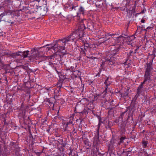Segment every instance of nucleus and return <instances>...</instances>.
<instances>
[{
  "label": "nucleus",
  "instance_id": "f8f14e48",
  "mask_svg": "<svg viewBox=\"0 0 156 156\" xmlns=\"http://www.w3.org/2000/svg\"><path fill=\"white\" fill-rule=\"evenodd\" d=\"M9 15V14L8 12L7 11H5L3 13H2L0 15V16L1 17V18L3 17L4 16H7L8 15Z\"/></svg>",
  "mask_w": 156,
  "mask_h": 156
},
{
  "label": "nucleus",
  "instance_id": "9b49d317",
  "mask_svg": "<svg viewBox=\"0 0 156 156\" xmlns=\"http://www.w3.org/2000/svg\"><path fill=\"white\" fill-rule=\"evenodd\" d=\"M144 83H143V82L141 84H140V86H139V87L138 88V89H137L138 93H140V92H141L140 90L143 87V84Z\"/></svg>",
  "mask_w": 156,
  "mask_h": 156
},
{
  "label": "nucleus",
  "instance_id": "5701e85b",
  "mask_svg": "<svg viewBox=\"0 0 156 156\" xmlns=\"http://www.w3.org/2000/svg\"><path fill=\"white\" fill-rule=\"evenodd\" d=\"M152 28L151 27H148L147 28V29L146 30H148V29H152Z\"/></svg>",
  "mask_w": 156,
  "mask_h": 156
},
{
  "label": "nucleus",
  "instance_id": "f257e3e1",
  "mask_svg": "<svg viewBox=\"0 0 156 156\" xmlns=\"http://www.w3.org/2000/svg\"><path fill=\"white\" fill-rule=\"evenodd\" d=\"M75 40V38L71 34L67 37L58 40L56 42L54 45L50 44H47L46 46H50V47H47V48H48L49 50L53 49L54 51V52L56 53L60 50H64L65 46L66 44H69V42L74 41Z\"/></svg>",
  "mask_w": 156,
  "mask_h": 156
},
{
  "label": "nucleus",
  "instance_id": "6ab92c4d",
  "mask_svg": "<svg viewBox=\"0 0 156 156\" xmlns=\"http://www.w3.org/2000/svg\"><path fill=\"white\" fill-rule=\"evenodd\" d=\"M5 21L9 23H11V24H12L14 22H11V20H7L6 21L5 20Z\"/></svg>",
  "mask_w": 156,
  "mask_h": 156
},
{
  "label": "nucleus",
  "instance_id": "0eeeda50",
  "mask_svg": "<svg viewBox=\"0 0 156 156\" xmlns=\"http://www.w3.org/2000/svg\"><path fill=\"white\" fill-rule=\"evenodd\" d=\"M73 75L75 77L79 78L81 80V73L79 71H76L74 72Z\"/></svg>",
  "mask_w": 156,
  "mask_h": 156
},
{
  "label": "nucleus",
  "instance_id": "9d476101",
  "mask_svg": "<svg viewBox=\"0 0 156 156\" xmlns=\"http://www.w3.org/2000/svg\"><path fill=\"white\" fill-rule=\"evenodd\" d=\"M84 34H83V35L81 36V38H80L79 39L81 40L85 44L86 42V39L87 38L86 37H84L83 36Z\"/></svg>",
  "mask_w": 156,
  "mask_h": 156
},
{
  "label": "nucleus",
  "instance_id": "bb28decb",
  "mask_svg": "<svg viewBox=\"0 0 156 156\" xmlns=\"http://www.w3.org/2000/svg\"><path fill=\"white\" fill-rule=\"evenodd\" d=\"M52 57H53V56H51V58L52 59Z\"/></svg>",
  "mask_w": 156,
  "mask_h": 156
},
{
  "label": "nucleus",
  "instance_id": "20e7f679",
  "mask_svg": "<svg viewBox=\"0 0 156 156\" xmlns=\"http://www.w3.org/2000/svg\"><path fill=\"white\" fill-rule=\"evenodd\" d=\"M151 80L150 73H145L144 75V80L143 83H145V82L147 81L149 83Z\"/></svg>",
  "mask_w": 156,
  "mask_h": 156
},
{
  "label": "nucleus",
  "instance_id": "2eb2a0df",
  "mask_svg": "<svg viewBox=\"0 0 156 156\" xmlns=\"http://www.w3.org/2000/svg\"><path fill=\"white\" fill-rule=\"evenodd\" d=\"M125 139V138L124 137H122L119 140V144H120L121 143H122L123 142V140Z\"/></svg>",
  "mask_w": 156,
  "mask_h": 156
},
{
  "label": "nucleus",
  "instance_id": "7ed1b4c3",
  "mask_svg": "<svg viewBox=\"0 0 156 156\" xmlns=\"http://www.w3.org/2000/svg\"><path fill=\"white\" fill-rule=\"evenodd\" d=\"M85 11L84 8L82 6H80L78 9V13H77V17H80V14H82L83 15Z\"/></svg>",
  "mask_w": 156,
  "mask_h": 156
},
{
  "label": "nucleus",
  "instance_id": "a211bd4d",
  "mask_svg": "<svg viewBox=\"0 0 156 156\" xmlns=\"http://www.w3.org/2000/svg\"><path fill=\"white\" fill-rule=\"evenodd\" d=\"M69 70L72 72H74L75 71L74 70V67L73 66H71L70 68L69 69Z\"/></svg>",
  "mask_w": 156,
  "mask_h": 156
},
{
  "label": "nucleus",
  "instance_id": "c85d7f7f",
  "mask_svg": "<svg viewBox=\"0 0 156 156\" xmlns=\"http://www.w3.org/2000/svg\"><path fill=\"white\" fill-rule=\"evenodd\" d=\"M45 47H46L45 46H44L43 47H44V48H45Z\"/></svg>",
  "mask_w": 156,
  "mask_h": 156
},
{
  "label": "nucleus",
  "instance_id": "b1692460",
  "mask_svg": "<svg viewBox=\"0 0 156 156\" xmlns=\"http://www.w3.org/2000/svg\"><path fill=\"white\" fill-rule=\"evenodd\" d=\"M145 20H144V19H142L141 20V22H142V23H144L145 22Z\"/></svg>",
  "mask_w": 156,
  "mask_h": 156
},
{
  "label": "nucleus",
  "instance_id": "f3484780",
  "mask_svg": "<svg viewBox=\"0 0 156 156\" xmlns=\"http://www.w3.org/2000/svg\"><path fill=\"white\" fill-rule=\"evenodd\" d=\"M108 78H107L105 82V83L106 85V86H108L110 84V83L108 81Z\"/></svg>",
  "mask_w": 156,
  "mask_h": 156
},
{
  "label": "nucleus",
  "instance_id": "4be33fe9",
  "mask_svg": "<svg viewBox=\"0 0 156 156\" xmlns=\"http://www.w3.org/2000/svg\"><path fill=\"white\" fill-rule=\"evenodd\" d=\"M72 151H70V152L69 153V156H70L71 155H72Z\"/></svg>",
  "mask_w": 156,
  "mask_h": 156
},
{
  "label": "nucleus",
  "instance_id": "f03ea898",
  "mask_svg": "<svg viewBox=\"0 0 156 156\" xmlns=\"http://www.w3.org/2000/svg\"><path fill=\"white\" fill-rule=\"evenodd\" d=\"M84 26L83 24H81L78 29L72 33L73 36L75 38L76 40H77L81 38V36L83 35V30Z\"/></svg>",
  "mask_w": 156,
  "mask_h": 156
},
{
  "label": "nucleus",
  "instance_id": "ddd939ff",
  "mask_svg": "<svg viewBox=\"0 0 156 156\" xmlns=\"http://www.w3.org/2000/svg\"><path fill=\"white\" fill-rule=\"evenodd\" d=\"M142 145L144 147H147V142L145 141H143L142 142Z\"/></svg>",
  "mask_w": 156,
  "mask_h": 156
},
{
  "label": "nucleus",
  "instance_id": "a878e982",
  "mask_svg": "<svg viewBox=\"0 0 156 156\" xmlns=\"http://www.w3.org/2000/svg\"><path fill=\"white\" fill-rule=\"evenodd\" d=\"M87 46H85L84 47V48L85 49H87Z\"/></svg>",
  "mask_w": 156,
  "mask_h": 156
},
{
  "label": "nucleus",
  "instance_id": "423d86ee",
  "mask_svg": "<svg viewBox=\"0 0 156 156\" xmlns=\"http://www.w3.org/2000/svg\"><path fill=\"white\" fill-rule=\"evenodd\" d=\"M106 60L109 65H113L115 63L114 60V58L113 57H111L109 59H107Z\"/></svg>",
  "mask_w": 156,
  "mask_h": 156
},
{
  "label": "nucleus",
  "instance_id": "412c9836",
  "mask_svg": "<svg viewBox=\"0 0 156 156\" xmlns=\"http://www.w3.org/2000/svg\"><path fill=\"white\" fill-rule=\"evenodd\" d=\"M101 123H102V122H101L100 121H99V123H98V128H99V127H100V125H101Z\"/></svg>",
  "mask_w": 156,
  "mask_h": 156
},
{
  "label": "nucleus",
  "instance_id": "393cba45",
  "mask_svg": "<svg viewBox=\"0 0 156 156\" xmlns=\"http://www.w3.org/2000/svg\"><path fill=\"white\" fill-rule=\"evenodd\" d=\"M97 45H95V44H94V45H92V46L91 47V48H94V47H95V46H97Z\"/></svg>",
  "mask_w": 156,
  "mask_h": 156
},
{
  "label": "nucleus",
  "instance_id": "aec40b11",
  "mask_svg": "<svg viewBox=\"0 0 156 156\" xmlns=\"http://www.w3.org/2000/svg\"><path fill=\"white\" fill-rule=\"evenodd\" d=\"M119 38V37H115L114 38V40L115 41L116 40H118Z\"/></svg>",
  "mask_w": 156,
  "mask_h": 156
},
{
  "label": "nucleus",
  "instance_id": "4468645a",
  "mask_svg": "<svg viewBox=\"0 0 156 156\" xmlns=\"http://www.w3.org/2000/svg\"><path fill=\"white\" fill-rule=\"evenodd\" d=\"M119 48H117V49H116L115 50H114V51H113V52L112 53L114 55H115L116 53H118V51H119Z\"/></svg>",
  "mask_w": 156,
  "mask_h": 156
},
{
  "label": "nucleus",
  "instance_id": "6e6552de",
  "mask_svg": "<svg viewBox=\"0 0 156 156\" xmlns=\"http://www.w3.org/2000/svg\"><path fill=\"white\" fill-rule=\"evenodd\" d=\"M152 69L151 65L149 64H147L145 73H150Z\"/></svg>",
  "mask_w": 156,
  "mask_h": 156
},
{
  "label": "nucleus",
  "instance_id": "39448f33",
  "mask_svg": "<svg viewBox=\"0 0 156 156\" xmlns=\"http://www.w3.org/2000/svg\"><path fill=\"white\" fill-rule=\"evenodd\" d=\"M103 1L98 0L96 1L95 4L97 7L99 8H101L103 5Z\"/></svg>",
  "mask_w": 156,
  "mask_h": 156
},
{
  "label": "nucleus",
  "instance_id": "cd10ccee",
  "mask_svg": "<svg viewBox=\"0 0 156 156\" xmlns=\"http://www.w3.org/2000/svg\"><path fill=\"white\" fill-rule=\"evenodd\" d=\"M111 45H114V44H111Z\"/></svg>",
  "mask_w": 156,
  "mask_h": 156
},
{
  "label": "nucleus",
  "instance_id": "dca6fc26",
  "mask_svg": "<svg viewBox=\"0 0 156 156\" xmlns=\"http://www.w3.org/2000/svg\"><path fill=\"white\" fill-rule=\"evenodd\" d=\"M131 152V150H125V151H123V153H125L126 154H127V155H128L129 154L130 152Z\"/></svg>",
  "mask_w": 156,
  "mask_h": 156
},
{
  "label": "nucleus",
  "instance_id": "1a4fd4ad",
  "mask_svg": "<svg viewBox=\"0 0 156 156\" xmlns=\"http://www.w3.org/2000/svg\"><path fill=\"white\" fill-rule=\"evenodd\" d=\"M29 52L28 51H24L23 52H20V53L22 55H23V58H25L27 57L28 55V53Z\"/></svg>",
  "mask_w": 156,
  "mask_h": 156
}]
</instances>
